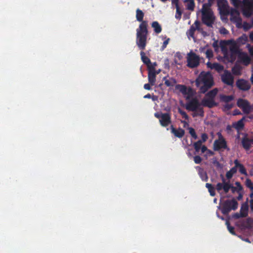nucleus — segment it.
I'll list each match as a JSON object with an SVG mask.
<instances>
[{
	"label": "nucleus",
	"instance_id": "obj_1",
	"mask_svg": "<svg viewBox=\"0 0 253 253\" xmlns=\"http://www.w3.org/2000/svg\"><path fill=\"white\" fill-rule=\"evenodd\" d=\"M144 12L138 8L136 10V19L141 22L136 29V43L140 50H144L147 44V39L148 34V22L143 20Z\"/></svg>",
	"mask_w": 253,
	"mask_h": 253
},
{
	"label": "nucleus",
	"instance_id": "obj_2",
	"mask_svg": "<svg viewBox=\"0 0 253 253\" xmlns=\"http://www.w3.org/2000/svg\"><path fill=\"white\" fill-rule=\"evenodd\" d=\"M196 85L200 87V92L206 93L214 85L213 78L210 72H201L195 81Z\"/></svg>",
	"mask_w": 253,
	"mask_h": 253
},
{
	"label": "nucleus",
	"instance_id": "obj_3",
	"mask_svg": "<svg viewBox=\"0 0 253 253\" xmlns=\"http://www.w3.org/2000/svg\"><path fill=\"white\" fill-rule=\"evenodd\" d=\"M223 198H220V205L218 207V209L221 210L222 214L228 215L231 211H235L238 209V203L234 198L231 200H226L221 203V199Z\"/></svg>",
	"mask_w": 253,
	"mask_h": 253
},
{
	"label": "nucleus",
	"instance_id": "obj_4",
	"mask_svg": "<svg viewBox=\"0 0 253 253\" xmlns=\"http://www.w3.org/2000/svg\"><path fill=\"white\" fill-rule=\"evenodd\" d=\"M222 182H218L217 183L215 189L217 192L221 194V191L223 189L225 193H227L229 190L231 189L232 193L235 192L239 193L241 191L238 190V188L233 186L229 181H226L223 177L222 178Z\"/></svg>",
	"mask_w": 253,
	"mask_h": 253
},
{
	"label": "nucleus",
	"instance_id": "obj_5",
	"mask_svg": "<svg viewBox=\"0 0 253 253\" xmlns=\"http://www.w3.org/2000/svg\"><path fill=\"white\" fill-rule=\"evenodd\" d=\"M200 57L193 51H190L187 54V66L190 68H194L198 67L200 64Z\"/></svg>",
	"mask_w": 253,
	"mask_h": 253
},
{
	"label": "nucleus",
	"instance_id": "obj_6",
	"mask_svg": "<svg viewBox=\"0 0 253 253\" xmlns=\"http://www.w3.org/2000/svg\"><path fill=\"white\" fill-rule=\"evenodd\" d=\"M154 116L159 119L160 124L163 127H167L171 123V116L169 113H155Z\"/></svg>",
	"mask_w": 253,
	"mask_h": 253
},
{
	"label": "nucleus",
	"instance_id": "obj_7",
	"mask_svg": "<svg viewBox=\"0 0 253 253\" xmlns=\"http://www.w3.org/2000/svg\"><path fill=\"white\" fill-rule=\"evenodd\" d=\"M202 20L203 23L209 27H212L215 17L212 12L205 11L202 12Z\"/></svg>",
	"mask_w": 253,
	"mask_h": 253
},
{
	"label": "nucleus",
	"instance_id": "obj_8",
	"mask_svg": "<svg viewBox=\"0 0 253 253\" xmlns=\"http://www.w3.org/2000/svg\"><path fill=\"white\" fill-rule=\"evenodd\" d=\"M243 2L244 6L243 14L248 17H250L253 12V0H243Z\"/></svg>",
	"mask_w": 253,
	"mask_h": 253
},
{
	"label": "nucleus",
	"instance_id": "obj_9",
	"mask_svg": "<svg viewBox=\"0 0 253 253\" xmlns=\"http://www.w3.org/2000/svg\"><path fill=\"white\" fill-rule=\"evenodd\" d=\"M202 106L201 102H200L198 99L195 97L192 98L186 104V109L189 111L192 112L196 111L197 109Z\"/></svg>",
	"mask_w": 253,
	"mask_h": 253
},
{
	"label": "nucleus",
	"instance_id": "obj_10",
	"mask_svg": "<svg viewBox=\"0 0 253 253\" xmlns=\"http://www.w3.org/2000/svg\"><path fill=\"white\" fill-rule=\"evenodd\" d=\"M237 106L241 108L245 114H248L251 111V107L249 102L243 99H239L237 102Z\"/></svg>",
	"mask_w": 253,
	"mask_h": 253
},
{
	"label": "nucleus",
	"instance_id": "obj_11",
	"mask_svg": "<svg viewBox=\"0 0 253 253\" xmlns=\"http://www.w3.org/2000/svg\"><path fill=\"white\" fill-rule=\"evenodd\" d=\"M213 149L214 151H219L221 149L229 150L227 145V142L225 139L215 140L213 142Z\"/></svg>",
	"mask_w": 253,
	"mask_h": 253
},
{
	"label": "nucleus",
	"instance_id": "obj_12",
	"mask_svg": "<svg viewBox=\"0 0 253 253\" xmlns=\"http://www.w3.org/2000/svg\"><path fill=\"white\" fill-rule=\"evenodd\" d=\"M221 81L225 84L231 85L234 83L233 77L228 70H225L224 73L221 76Z\"/></svg>",
	"mask_w": 253,
	"mask_h": 253
},
{
	"label": "nucleus",
	"instance_id": "obj_13",
	"mask_svg": "<svg viewBox=\"0 0 253 253\" xmlns=\"http://www.w3.org/2000/svg\"><path fill=\"white\" fill-rule=\"evenodd\" d=\"M201 105L204 107L212 108L214 107L217 106L218 104L215 101L214 99L206 98L202 100Z\"/></svg>",
	"mask_w": 253,
	"mask_h": 253
},
{
	"label": "nucleus",
	"instance_id": "obj_14",
	"mask_svg": "<svg viewBox=\"0 0 253 253\" xmlns=\"http://www.w3.org/2000/svg\"><path fill=\"white\" fill-rule=\"evenodd\" d=\"M236 85L242 90H248L251 87L249 83L244 79L238 80L236 82Z\"/></svg>",
	"mask_w": 253,
	"mask_h": 253
},
{
	"label": "nucleus",
	"instance_id": "obj_15",
	"mask_svg": "<svg viewBox=\"0 0 253 253\" xmlns=\"http://www.w3.org/2000/svg\"><path fill=\"white\" fill-rule=\"evenodd\" d=\"M207 66L211 69H214L218 73H220L224 70V66L218 63H212L210 62H208Z\"/></svg>",
	"mask_w": 253,
	"mask_h": 253
},
{
	"label": "nucleus",
	"instance_id": "obj_16",
	"mask_svg": "<svg viewBox=\"0 0 253 253\" xmlns=\"http://www.w3.org/2000/svg\"><path fill=\"white\" fill-rule=\"evenodd\" d=\"M241 226L244 229H251L253 226V219L250 217L240 221Z\"/></svg>",
	"mask_w": 253,
	"mask_h": 253
},
{
	"label": "nucleus",
	"instance_id": "obj_17",
	"mask_svg": "<svg viewBox=\"0 0 253 253\" xmlns=\"http://www.w3.org/2000/svg\"><path fill=\"white\" fill-rule=\"evenodd\" d=\"M229 52L232 58H235V56L241 52L238 46L235 43L230 46Z\"/></svg>",
	"mask_w": 253,
	"mask_h": 253
},
{
	"label": "nucleus",
	"instance_id": "obj_18",
	"mask_svg": "<svg viewBox=\"0 0 253 253\" xmlns=\"http://www.w3.org/2000/svg\"><path fill=\"white\" fill-rule=\"evenodd\" d=\"M170 129L171 133H173L175 137L178 138H182L185 134L184 130L180 127L176 129L172 125L170 126Z\"/></svg>",
	"mask_w": 253,
	"mask_h": 253
},
{
	"label": "nucleus",
	"instance_id": "obj_19",
	"mask_svg": "<svg viewBox=\"0 0 253 253\" xmlns=\"http://www.w3.org/2000/svg\"><path fill=\"white\" fill-rule=\"evenodd\" d=\"M148 71V79L149 83L151 84L152 86L154 85L155 84L156 81V75L155 73L153 68H151V69H149Z\"/></svg>",
	"mask_w": 253,
	"mask_h": 253
},
{
	"label": "nucleus",
	"instance_id": "obj_20",
	"mask_svg": "<svg viewBox=\"0 0 253 253\" xmlns=\"http://www.w3.org/2000/svg\"><path fill=\"white\" fill-rule=\"evenodd\" d=\"M241 143L243 147L246 150H249L251 147V144L252 143L251 139H249L247 135L243 137L241 140Z\"/></svg>",
	"mask_w": 253,
	"mask_h": 253
},
{
	"label": "nucleus",
	"instance_id": "obj_21",
	"mask_svg": "<svg viewBox=\"0 0 253 253\" xmlns=\"http://www.w3.org/2000/svg\"><path fill=\"white\" fill-rule=\"evenodd\" d=\"M238 58L246 65L249 64L251 61V59L247 53L243 52H241L239 54Z\"/></svg>",
	"mask_w": 253,
	"mask_h": 253
},
{
	"label": "nucleus",
	"instance_id": "obj_22",
	"mask_svg": "<svg viewBox=\"0 0 253 253\" xmlns=\"http://www.w3.org/2000/svg\"><path fill=\"white\" fill-rule=\"evenodd\" d=\"M196 169L198 170V174L201 179L204 181H208V176L207 172L204 170V169L200 167L199 166H197Z\"/></svg>",
	"mask_w": 253,
	"mask_h": 253
},
{
	"label": "nucleus",
	"instance_id": "obj_23",
	"mask_svg": "<svg viewBox=\"0 0 253 253\" xmlns=\"http://www.w3.org/2000/svg\"><path fill=\"white\" fill-rule=\"evenodd\" d=\"M234 163L236 169H237V168H238L239 171L241 174H244L246 175H247V172L246 169L244 167V166H243V165L240 164L237 159L235 160L234 161Z\"/></svg>",
	"mask_w": 253,
	"mask_h": 253
},
{
	"label": "nucleus",
	"instance_id": "obj_24",
	"mask_svg": "<svg viewBox=\"0 0 253 253\" xmlns=\"http://www.w3.org/2000/svg\"><path fill=\"white\" fill-rule=\"evenodd\" d=\"M249 205L247 202L243 203L241 205L240 210V213L244 216V217L248 215Z\"/></svg>",
	"mask_w": 253,
	"mask_h": 253
},
{
	"label": "nucleus",
	"instance_id": "obj_25",
	"mask_svg": "<svg viewBox=\"0 0 253 253\" xmlns=\"http://www.w3.org/2000/svg\"><path fill=\"white\" fill-rule=\"evenodd\" d=\"M244 120L245 117H243L241 120L238 121L237 122L234 123L233 124V126L238 130L242 129L244 126Z\"/></svg>",
	"mask_w": 253,
	"mask_h": 253
},
{
	"label": "nucleus",
	"instance_id": "obj_26",
	"mask_svg": "<svg viewBox=\"0 0 253 253\" xmlns=\"http://www.w3.org/2000/svg\"><path fill=\"white\" fill-rule=\"evenodd\" d=\"M163 80L165 81V84L168 87L173 86L176 83V80L172 78L168 80L166 77H165L163 78Z\"/></svg>",
	"mask_w": 253,
	"mask_h": 253
},
{
	"label": "nucleus",
	"instance_id": "obj_27",
	"mask_svg": "<svg viewBox=\"0 0 253 253\" xmlns=\"http://www.w3.org/2000/svg\"><path fill=\"white\" fill-rule=\"evenodd\" d=\"M151 26L156 34H159L162 32V27L158 21L153 22L151 24Z\"/></svg>",
	"mask_w": 253,
	"mask_h": 253
},
{
	"label": "nucleus",
	"instance_id": "obj_28",
	"mask_svg": "<svg viewBox=\"0 0 253 253\" xmlns=\"http://www.w3.org/2000/svg\"><path fill=\"white\" fill-rule=\"evenodd\" d=\"M140 55L142 62L148 67L151 63L150 59L145 55V53L143 52L144 50H141Z\"/></svg>",
	"mask_w": 253,
	"mask_h": 253
},
{
	"label": "nucleus",
	"instance_id": "obj_29",
	"mask_svg": "<svg viewBox=\"0 0 253 253\" xmlns=\"http://www.w3.org/2000/svg\"><path fill=\"white\" fill-rule=\"evenodd\" d=\"M218 92V89L215 88L209 91L206 94V97L208 98L214 99L215 96L216 95Z\"/></svg>",
	"mask_w": 253,
	"mask_h": 253
},
{
	"label": "nucleus",
	"instance_id": "obj_30",
	"mask_svg": "<svg viewBox=\"0 0 253 253\" xmlns=\"http://www.w3.org/2000/svg\"><path fill=\"white\" fill-rule=\"evenodd\" d=\"M183 95H187L186 99L188 100L190 99L194 95V91L191 87H189L188 88L186 87L185 93H184Z\"/></svg>",
	"mask_w": 253,
	"mask_h": 253
},
{
	"label": "nucleus",
	"instance_id": "obj_31",
	"mask_svg": "<svg viewBox=\"0 0 253 253\" xmlns=\"http://www.w3.org/2000/svg\"><path fill=\"white\" fill-rule=\"evenodd\" d=\"M206 187L208 188L211 196H214L215 195V188L211 184L207 183L206 184Z\"/></svg>",
	"mask_w": 253,
	"mask_h": 253
},
{
	"label": "nucleus",
	"instance_id": "obj_32",
	"mask_svg": "<svg viewBox=\"0 0 253 253\" xmlns=\"http://www.w3.org/2000/svg\"><path fill=\"white\" fill-rule=\"evenodd\" d=\"M237 170V169H236L235 166L232 168L230 170L228 171L226 173V177L228 179H231L233 174L236 173Z\"/></svg>",
	"mask_w": 253,
	"mask_h": 253
},
{
	"label": "nucleus",
	"instance_id": "obj_33",
	"mask_svg": "<svg viewBox=\"0 0 253 253\" xmlns=\"http://www.w3.org/2000/svg\"><path fill=\"white\" fill-rule=\"evenodd\" d=\"M193 114V117H195L196 116H200L203 117L204 116V109L201 106L197 109L196 111Z\"/></svg>",
	"mask_w": 253,
	"mask_h": 253
},
{
	"label": "nucleus",
	"instance_id": "obj_34",
	"mask_svg": "<svg viewBox=\"0 0 253 253\" xmlns=\"http://www.w3.org/2000/svg\"><path fill=\"white\" fill-rule=\"evenodd\" d=\"M190 29L193 30L194 32L196 30H198L199 31H201V29L200 28V22L198 20H196L194 24H193L190 28Z\"/></svg>",
	"mask_w": 253,
	"mask_h": 253
},
{
	"label": "nucleus",
	"instance_id": "obj_35",
	"mask_svg": "<svg viewBox=\"0 0 253 253\" xmlns=\"http://www.w3.org/2000/svg\"><path fill=\"white\" fill-rule=\"evenodd\" d=\"M233 96L232 95H222L220 99L222 101L225 103H228L233 99Z\"/></svg>",
	"mask_w": 253,
	"mask_h": 253
},
{
	"label": "nucleus",
	"instance_id": "obj_36",
	"mask_svg": "<svg viewBox=\"0 0 253 253\" xmlns=\"http://www.w3.org/2000/svg\"><path fill=\"white\" fill-rule=\"evenodd\" d=\"M187 2V9L189 10H193L195 7V3L194 0H185Z\"/></svg>",
	"mask_w": 253,
	"mask_h": 253
},
{
	"label": "nucleus",
	"instance_id": "obj_37",
	"mask_svg": "<svg viewBox=\"0 0 253 253\" xmlns=\"http://www.w3.org/2000/svg\"><path fill=\"white\" fill-rule=\"evenodd\" d=\"M202 145V140H198V141L195 142L194 143L193 146H194V148L196 153H198L200 151Z\"/></svg>",
	"mask_w": 253,
	"mask_h": 253
},
{
	"label": "nucleus",
	"instance_id": "obj_38",
	"mask_svg": "<svg viewBox=\"0 0 253 253\" xmlns=\"http://www.w3.org/2000/svg\"><path fill=\"white\" fill-rule=\"evenodd\" d=\"M186 87L187 86L183 84H178L175 86V89L178 90L183 94L185 93Z\"/></svg>",
	"mask_w": 253,
	"mask_h": 253
},
{
	"label": "nucleus",
	"instance_id": "obj_39",
	"mask_svg": "<svg viewBox=\"0 0 253 253\" xmlns=\"http://www.w3.org/2000/svg\"><path fill=\"white\" fill-rule=\"evenodd\" d=\"M226 225H227V227L228 228V231L229 232L232 234V235H235V232L234 231V227L233 226H231L230 225V222L229 221L227 220L226 221Z\"/></svg>",
	"mask_w": 253,
	"mask_h": 253
},
{
	"label": "nucleus",
	"instance_id": "obj_40",
	"mask_svg": "<svg viewBox=\"0 0 253 253\" xmlns=\"http://www.w3.org/2000/svg\"><path fill=\"white\" fill-rule=\"evenodd\" d=\"M189 133L191 135V136L194 139H196L197 138V135L195 132V129L192 127H188Z\"/></svg>",
	"mask_w": 253,
	"mask_h": 253
},
{
	"label": "nucleus",
	"instance_id": "obj_41",
	"mask_svg": "<svg viewBox=\"0 0 253 253\" xmlns=\"http://www.w3.org/2000/svg\"><path fill=\"white\" fill-rule=\"evenodd\" d=\"M246 185L248 188H250L252 192H253V183L250 179L247 178L246 179Z\"/></svg>",
	"mask_w": 253,
	"mask_h": 253
},
{
	"label": "nucleus",
	"instance_id": "obj_42",
	"mask_svg": "<svg viewBox=\"0 0 253 253\" xmlns=\"http://www.w3.org/2000/svg\"><path fill=\"white\" fill-rule=\"evenodd\" d=\"M175 7H176V9L175 18L176 19H180L181 17L182 11L180 9L179 5H176V6H175Z\"/></svg>",
	"mask_w": 253,
	"mask_h": 253
},
{
	"label": "nucleus",
	"instance_id": "obj_43",
	"mask_svg": "<svg viewBox=\"0 0 253 253\" xmlns=\"http://www.w3.org/2000/svg\"><path fill=\"white\" fill-rule=\"evenodd\" d=\"M178 112L182 116L183 118H184L186 120H188L189 116L185 111L179 108Z\"/></svg>",
	"mask_w": 253,
	"mask_h": 253
},
{
	"label": "nucleus",
	"instance_id": "obj_44",
	"mask_svg": "<svg viewBox=\"0 0 253 253\" xmlns=\"http://www.w3.org/2000/svg\"><path fill=\"white\" fill-rule=\"evenodd\" d=\"M206 54L207 58L210 59L212 58L213 56V51L211 49H208L206 51Z\"/></svg>",
	"mask_w": 253,
	"mask_h": 253
},
{
	"label": "nucleus",
	"instance_id": "obj_45",
	"mask_svg": "<svg viewBox=\"0 0 253 253\" xmlns=\"http://www.w3.org/2000/svg\"><path fill=\"white\" fill-rule=\"evenodd\" d=\"M169 39L168 38L163 42V44L160 49V50L161 51H163L166 48L167 45L168 44V43L169 42Z\"/></svg>",
	"mask_w": 253,
	"mask_h": 253
},
{
	"label": "nucleus",
	"instance_id": "obj_46",
	"mask_svg": "<svg viewBox=\"0 0 253 253\" xmlns=\"http://www.w3.org/2000/svg\"><path fill=\"white\" fill-rule=\"evenodd\" d=\"M202 161V159L199 156H198V155L195 156L194 157V161L197 164H200L201 163Z\"/></svg>",
	"mask_w": 253,
	"mask_h": 253
},
{
	"label": "nucleus",
	"instance_id": "obj_47",
	"mask_svg": "<svg viewBox=\"0 0 253 253\" xmlns=\"http://www.w3.org/2000/svg\"><path fill=\"white\" fill-rule=\"evenodd\" d=\"M226 2V0H217V5L219 7L225 6Z\"/></svg>",
	"mask_w": 253,
	"mask_h": 253
},
{
	"label": "nucleus",
	"instance_id": "obj_48",
	"mask_svg": "<svg viewBox=\"0 0 253 253\" xmlns=\"http://www.w3.org/2000/svg\"><path fill=\"white\" fill-rule=\"evenodd\" d=\"M232 217L235 219H239L241 217H244L241 213L236 212L233 214Z\"/></svg>",
	"mask_w": 253,
	"mask_h": 253
},
{
	"label": "nucleus",
	"instance_id": "obj_49",
	"mask_svg": "<svg viewBox=\"0 0 253 253\" xmlns=\"http://www.w3.org/2000/svg\"><path fill=\"white\" fill-rule=\"evenodd\" d=\"M201 138H202V139L201 140H202V143L205 142L208 139V136L205 133H202V135H201Z\"/></svg>",
	"mask_w": 253,
	"mask_h": 253
},
{
	"label": "nucleus",
	"instance_id": "obj_50",
	"mask_svg": "<svg viewBox=\"0 0 253 253\" xmlns=\"http://www.w3.org/2000/svg\"><path fill=\"white\" fill-rule=\"evenodd\" d=\"M232 3L235 7H238L241 3L240 0H231Z\"/></svg>",
	"mask_w": 253,
	"mask_h": 253
},
{
	"label": "nucleus",
	"instance_id": "obj_51",
	"mask_svg": "<svg viewBox=\"0 0 253 253\" xmlns=\"http://www.w3.org/2000/svg\"><path fill=\"white\" fill-rule=\"evenodd\" d=\"M251 25L247 22H244L243 27L246 30H249L251 28Z\"/></svg>",
	"mask_w": 253,
	"mask_h": 253
},
{
	"label": "nucleus",
	"instance_id": "obj_52",
	"mask_svg": "<svg viewBox=\"0 0 253 253\" xmlns=\"http://www.w3.org/2000/svg\"><path fill=\"white\" fill-rule=\"evenodd\" d=\"M235 184L236 185V187L238 188V190H240V191H242L243 190V187L242 185L241 184L240 182L238 181H236L235 183Z\"/></svg>",
	"mask_w": 253,
	"mask_h": 253
},
{
	"label": "nucleus",
	"instance_id": "obj_53",
	"mask_svg": "<svg viewBox=\"0 0 253 253\" xmlns=\"http://www.w3.org/2000/svg\"><path fill=\"white\" fill-rule=\"evenodd\" d=\"M151 86V84L149 83V84H145L144 85V89H145L146 90H150L152 89Z\"/></svg>",
	"mask_w": 253,
	"mask_h": 253
},
{
	"label": "nucleus",
	"instance_id": "obj_54",
	"mask_svg": "<svg viewBox=\"0 0 253 253\" xmlns=\"http://www.w3.org/2000/svg\"><path fill=\"white\" fill-rule=\"evenodd\" d=\"M214 0H208V3H204L203 5V8H205L206 6H211L212 1Z\"/></svg>",
	"mask_w": 253,
	"mask_h": 253
},
{
	"label": "nucleus",
	"instance_id": "obj_55",
	"mask_svg": "<svg viewBox=\"0 0 253 253\" xmlns=\"http://www.w3.org/2000/svg\"><path fill=\"white\" fill-rule=\"evenodd\" d=\"M188 34L189 36L193 38L194 36L195 32L193 31V30L189 29V30L188 31Z\"/></svg>",
	"mask_w": 253,
	"mask_h": 253
},
{
	"label": "nucleus",
	"instance_id": "obj_56",
	"mask_svg": "<svg viewBox=\"0 0 253 253\" xmlns=\"http://www.w3.org/2000/svg\"><path fill=\"white\" fill-rule=\"evenodd\" d=\"M157 65V64L156 62H154L153 63H150L149 64V65H148V70H149V69H151V67H154V69H155V67Z\"/></svg>",
	"mask_w": 253,
	"mask_h": 253
},
{
	"label": "nucleus",
	"instance_id": "obj_57",
	"mask_svg": "<svg viewBox=\"0 0 253 253\" xmlns=\"http://www.w3.org/2000/svg\"><path fill=\"white\" fill-rule=\"evenodd\" d=\"M202 153H205L206 151H208V148L205 145H202L201 149Z\"/></svg>",
	"mask_w": 253,
	"mask_h": 253
},
{
	"label": "nucleus",
	"instance_id": "obj_58",
	"mask_svg": "<svg viewBox=\"0 0 253 253\" xmlns=\"http://www.w3.org/2000/svg\"><path fill=\"white\" fill-rule=\"evenodd\" d=\"M217 135L218 136V138L217 139V140H220V139H225L223 136H222V135L221 134V133L219 132H217Z\"/></svg>",
	"mask_w": 253,
	"mask_h": 253
},
{
	"label": "nucleus",
	"instance_id": "obj_59",
	"mask_svg": "<svg viewBox=\"0 0 253 253\" xmlns=\"http://www.w3.org/2000/svg\"><path fill=\"white\" fill-rule=\"evenodd\" d=\"M151 99H152L153 101H157L158 99V96H157V95H153L152 96H151Z\"/></svg>",
	"mask_w": 253,
	"mask_h": 253
},
{
	"label": "nucleus",
	"instance_id": "obj_60",
	"mask_svg": "<svg viewBox=\"0 0 253 253\" xmlns=\"http://www.w3.org/2000/svg\"><path fill=\"white\" fill-rule=\"evenodd\" d=\"M250 208L252 211H253V199H251L250 201Z\"/></svg>",
	"mask_w": 253,
	"mask_h": 253
},
{
	"label": "nucleus",
	"instance_id": "obj_61",
	"mask_svg": "<svg viewBox=\"0 0 253 253\" xmlns=\"http://www.w3.org/2000/svg\"><path fill=\"white\" fill-rule=\"evenodd\" d=\"M181 123L183 124L184 127H186V126H189L188 123L185 121H181Z\"/></svg>",
	"mask_w": 253,
	"mask_h": 253
},
{
	"label": "nucleus",
	"instance_id": "obj_62",
	"mask_svg": "<svg viewBox=\"0 0 253 253\" xmlns=\"http://www.w3.org/2000/svg\"><path fill=\"white\" fill-rule=\"evenodd\" d=\"M207 153L209 156H213L214 154V153L213 151L209 149L207 151Z\"/></svg>",
	"mask_w": 253,
	"mask_h": 253
},
{
	"label": "nucleus",
	"instance_id": "obj_63",
	"mask_svg": "<svg viewBox=\"0 0 253 253\" xmlns=\"http://www.w3.org/2000/svg\"><path fill=\"white\" fill-rule=\"evenodd\" d=\"M232 106H233V105L232 104H225V108H226L227 109H231L232 107Z\"/></svg>",
	"mask_w": 253,
	"mask_h": 253
},
{
	"label": "nucleus",
	"instance_id": "obj_64",
	"mask_svg": "<svg viewBox=\"0 0 253 253\" xmlns=\"http://www.w3.org/2000/svg\"><path fill=\"white\" fill-rule=\"evenodd\" d=\"M239 193V195L237 197V199L238 200H241L243 198V194L240 192L238 193Z\"/></svg>",
	"mask_w": 253,
	"mask_h": 253
}]
</instances>
